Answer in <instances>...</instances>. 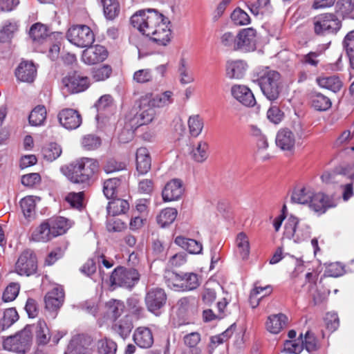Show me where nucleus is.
<instances>
[{
    "label": "nucleus",
    "instance_id": "nucleus-1",
    "mask_svg": "<svg viewBox=\"0 0 354 354\" xmlns=\"http://www.w3.org/2000/svg\"><path fill=\"white\" fill-rule=\"evenodd\" d=\"M131 23L159 46H167L171 41L170 21L155 9L138 10L131 17Z\"/></svg>",
    "mask_w": 354,
    "mask_h": 354
},
{
    "label": "nucleus",
    "instance_id": "nucleus-2",
    "mask_svg": "<svg viewBox=\"0 0 354 354\" xmlns=\"http://www.w3.org/2000/svg\"><path fill=\"white\" fill-rule=\"evenodd\" d=\"M173 93L167 91L161 94L154 95L152 93H147L138 100V111L129 118L131 128L138 129L143 125H148L155 121L159 115L156 108L168 106L173 102Z\"/></svg>",
    "mask_w": 354,
    "mask_h": 354
},
{
    "label": "nucleus",
    "instance_id": "nucleus-3",
    "mask_svg": "<svg viewBox=\"0 0 354 354\" xmlns=\"http://www.w3.org/2000/svg\"><path fill=\"white\" fill-rule=\"evenodd\" d=\"M252 81L261 88L263 95L270 101L277 100L282 89L281 75L268 67L259 69L253 75Z\"/></svg>",
    "mask_w": 354,
    "mask_h": 354
},
{
    "label": "nucleus",
    "instance_id": "nucleus-4",
    "mask_svg": "<svg viewBox=\"0 0 354 354\" xmlns=\"http://www.w3.org/2000/svg\"><path fill=\"white\" fill-rule=\"evenodd\" d=\"M98 170L97 160L89 158H80L62 168L63 174L73 183H88Z\"/></svg>",
    "mask_w": 354,
    "mask_h": 354
},
{
    "label": "nucleus",
    "instance_id": "nucleus-5",
    "mask_svg": "<svg viewBox=\"0 0 354 354\" xmlns=\"http://www.w3.org/2000/svg\"><path fill=\"white\" fill-rule=\"evenodd\" d=\"M284 234L287 238H292L295 242L299 243L310 238V227L306 221L291 215L286 223Z\"/></svg>",
    "mask_w": 354,
    "mask_h": 354
},
{
    "label": "nucleus",
    "instance_id": "nucleus-6",
    "mask_svg": "<svg viewBox=\"0 0 354 354\" xmlns=\"http://www.w3.org/2000/svg\"><path fill=\"white\" fill-rule=\"evenodd\" d=\"M32 341L30 327H26L13 336L4 339L3 347L5 350L25 353L30 349Z\"/></svg>",
    "mask_w": 354,
    "mask_h": 354
},
{
    "label": "nucleus",
    "instance_id": "nucleus-7",
    "mask_svg": "<svg viewBox=\"0 0 354 354\" xmlns=\"http://www.w3.org/2000/svg\"><path fill=\"white\" fill-rule=\"evenodd\" d=\"M314 30L317 35L335 34L341 28L342 24L333 13L320 14L313 19Z\"/></svg>",
    "mask_w": 354,
    "mask_h": 354
},
{
    "label": "nucleus",
    "instance_id": "nucleus-8",
    "mask_svg": "<svg viewBox=\"0 0 354 354\" xmlns=\"http://www.w3.org/2000/svg\"><path fill=\"white\" fill-rule=\"evenodd\" d=\"M66 37L70 43L80 48L88 47L95 41L93 32L86 25H77L70 28L67 31Z\"/></svg>",
    "mask_w": 354,
    "mask_h": 354
},
{
    "label": "nucleus",
    "instance_id": "nucleus-9",
    "mask_svg": "<svg viewBox=\"0 0 354 354\" xmlns=\"http://www.w3.org/2000/svg\"><path fill=\"white\" fill-rule=\"evenodd\" d=\"M140 274L136 269L118 267L110 277L111 285L124 288L133 287L139 280Z\"/></svg>",
    "mask_w": 354,
    "mask_h": 354
},
{
    "label": "nucleus",
    "instance_id": "nucleus-10",
    "mask_svg": "<svg viewBox=\"0 0 354 354\" xmlns=\"http://www.w3.org/2000/svg\"><path fill=\"white\" fill-rule=\"evenodd\" d=\"M167 300V294L163 288H149L145 295V302L150 313L158 316L161 313V309L165 306Z\"/></svg>",
    "mask_w": 354,
    "mask_h": 354
},
{
    "label": "nucleus",
    "instance_id": "nucleus-11",
    "mask_svg": "<svg viewBox=\"0 0 354 354\" xmlns=\"http://www.w3.org/2000/svg\"><path fill=\"white\" fill-rule=\"evenodd\" d=\"M37 268V259L33 252L30 250H24L15 264L16 272L19 275L30 276L36 272Z\"/></svg>",
    "mask_w": 354,
    "mask_h": 354
},
{
    "label": "nucleus",
    "instance_id": "nucleus-12",
    "mask_svg": "<svg viewBox=\"0 0 354 354\" xmlns=\"http://www.w3.org/2000/svg\"><path fill=\"white\" fill-rule=\"evenodd\" d=\"M257 31L252 28H243L237 34V50L245 52L256 49Z\"/></svg>",
    "mask_w": 354,
    "mask_h": 354
},
{
    "label": "nucleus",
    "instance_id": "nucleus-13",
    "mask_svg": "<svg viewBox=\"0 0 354 354\" xmlns=\"http://www.w3.org/2000/svg\"><path fill=\"white\" fill-rule=\"evenodd\" d=\"M92 339L90 336L78 335L74 336L67 348L65 354H91Z\"/></svg>",
    "mask_w": 354,
    "mask_h": 354
},
{
    "label": "nucleus",
    "instance_id": "nucleus-14",
    "mask_svg": "<svg viewBox=\"0 0 354 354\" xmlns=\"http://www.w3.org/2000/svg\"><path fill=\"white\" fill-rule=\"evenodd\" d=\"M62 84L67 91L71 93H77L84 91L89 86L88 78L74 73L62 79Z\"/></svg>",
    "mask_w": 354,
    "mask_h": 354
},
{
    "label": "nucleus",
    "instance_id": "nucleus-15",
    "mask_svg": "<svg viewBox=\"0 0 354 354\" xmlns=\"http://www.w3.org/2000/svg\"><path fill=\"white\" fill-rule=\"evenodd\" d=\"M58 120L61 125L68 130L77 129L82 122L80 113L73 109H64L58 113Z\"/></svg>",
    "mask_w": 354,
    "mask_h": 354
},
{
    "label": "nucleus",
    "instance_id": "nucleus-16",
    "mask_svg": "<svg viewBox=\"0 0 354 354\" xmlns=\"http://www.w3.org/2000/svg\"><path fill=\"white\" fill-rule=\"evenodd\" d=\"M83 51L82 60L88 65H93L103 62L108 56L106 49L101 45L89 46Z\"/></svg>",
    "mask_w": 354,
    "mask_h": 354
},
{
    "label": "nucleus",
    "instance_id": "nucleus-17",
    "mask_svg": "<svg viewBox=\"0 0 354 354\" xmlns=\"http://www.w3.org/2000/svg\"><path fill=\"white\" fill-rule=\"evenodd\" d=\"M232 95L245 106H253L256 100L252 91L244 85H234L231 88Z\"/></svg>",
    "mask_w": 354,
    "mask_h": 354
},
{
    "label": "nucleus",
    "instance_id": "nucleus-18",
    "mask_svg": "<svg viewBox=\"0 0 354 354\" xmlns=\"http://www.w3.org/2000/svg\"><path fill=\"white\" fill-rule=\"evenodd\" d=\"M17 79L23 82H33L37 76V68L32 62L23 61L15 70Z\"/></svg>",
    "mask_w": 354,
    "mask_h": 354
},
{
    "label": "nucleus",
    "instance_id": "nucleus-19",
    "mask_svg": "<svg viewBox=\"0 0 354 354\" xmlns=\"http://www.w3.org/2000/svg\"><path fill=\"white\" fill-rule=\"evenodd\" d=\"M64 299L63 288L55 287L46 293L44 297L45 308L49 311H56L62 306Z\"/></svg>",
    "mask_w": 354,
    "mask_h": 354
},
{
    "label": "nucleus",
    "instance_id": "nucleus-20",
    "mask_svg": "<svg viewBox=\"0 0 354 354\" xmlns=\"http://www.w3.org/2000/svg\"><path fill=\"white\" fill-rule=\"evenodd\" d=\"M182 181L179 179H173L168 182L162 192L164 201H176L180 198L183 193Z\"/></svg>",
    "mask_w": 354,
    "mask_h": 354
},
{
    "label": "nucleus",
    "instance_id": "nucleus-21",
    "mask_svg": "<svg viewBox=\"0 0 354 354\" xmlns=\"http://www.w3.org/2000/svg\"><path fill=\"white\" fill-rule=\"evenodd\" d=\"M295 141L294 133L288 129H282L277 133L276 145L283 151H292L294 149Z\"/></svg>",
    "mask_w": 354,
    "mask_h": 354
},
{
    "label": "nucleus",
    "instance_id": "nucleus-22",
    "mask_svg": "<svg viewBox=\"0 0 354 354\" xmlns=\"http://www.w3.org/2000/svg\"><path fill=\"white\" fill-rule=\"evenodd\" d=\"M247 68L248 65L243 60H228L225 65L226 76L230 79H241Z\"/></svg>",
    "mask_w": 354,
    "mask_h": 354
},
{
    "label": "nucleus",
    "instance_id": "nucleus-23",
    "mask_svg": "<svg viewBox=\"0 0 354 354\" xmlns=\"http://www.w3.org/2000/svg\"><path fill=\"white\" fill-rule=\"evenodd\" d=\"M307 205L313 212L324 214L330 207L329 198L322 192L315 193L313 191V196L310 198Z\"/></svg>",
    "mask_w": 354,
    "mask_h": 354
},
{
    "label": "nucleus",
    "instance_id": "nucleus-24",
    "mask_svg": "<svg viewBox=\"0 0 354 354\" xmlns=\"http://www.w3.org/2000/svg\"><path fill=\"white\" fill-rule=\"evenodd\" d=\"M133 339L134 342L140 348H149L153 343L152 332L147 327L137 328L134 331Z\"/></svg>",
    "mask_w": 354,
    "mask_h": 354
},
{
    "label": "nucleus",
    "instance_id": "nucleus-25",
    "mask_svg": "<svg viewBox=\"0 0 354 354\" xmlns=\"http://www.w3.org/2000/svg\"><path fill=\"white\" fill-rule=\"evenodd\" d=\"M151 160L149 151L145 147H140L136 151V169L140 174L148 172L151 168Z\"/></svg>",
    "mask_w": 354,
    "mask_h": 354
},
{
    "label": "nucleus",
    "instance_id": "nucleus-26",
    "mask_svg": "<svg viewBox=\"0 0 354 354\" xmlns=\"http://www.w3.org/2000/svg\"><path fill=\"white\" fill-rule=\"evenodd\" d=\"M174 243L183 249L186 250L190 254H200L203 250V245L201 242L183 236H176Z\"/></svg>",
    "mask_w": 354,
    "mask_h": 354
},
{
    "label": "nucleus",
    "instance_id": "nucleus-27",
    "mask_svg": "<svg viewBox=\"0 0 354 354\" xmlns=\"http://www.w3.org/2000/svg\"><path fill=\"white\" fill-rule=\"evenodd\" d=\"M54 237L64 234L70 227L69 221L64 217H55L46 220Z\"/></svg>",
    "mask_w": 354,
    "mask_h": 354
},
{
    "label": "nucleus",
    "instance_id": "nucleus-28",
    "mask_svg": "<svg viewBox=\"0 0 354 354\" xmlns=\"http://www.w3.org/2000/svg\"><path fill=\"white\" fill-rule=\"evenodd\" d=\"M53 238L54 236L46 220L36 227L31 235V239L37 242H46Z\"/></svg>",
    "mask_w": 354,
    "mask_h": 354
},
{
    "label": "nucleus",
    "instance_id": "nucleus-29",
    "mask_svg": "<svg viewBox=\"0 0 354 354\" xmlns=\"http://www.w3.org/2000/svg\"><path fill=\"white\" fill-rule=\"evenodd\" d=\"M313 196V190L310 187H297L293 190L290 200L294 203L307 205Z\"/></svg>",
    "mask_w": 354,
    "mask_h": 354
},
{
    "label": "nucleus",
    "instance_id": "nucleus-30",
    "mask_svg": "<svg viewBox=\"0 0 354 354\" xmlns=\"http://www.w3.org/2000/svg\"><path fill=\"white\" fill-rule=\"evenodd\" d=\"M286 317L283 314L272 315L266 322L267 330L273 334L279 333L286 324Z\"/></svg>",
    "mask_w": 354,
    "mask_h": 354
},
{
    "label": "nucleus",
    "instance_id": "nucleus-31",
    "mask_svg": "<svg viewBox=\"0 0 354 354\" xmlns=\"http://www.w3.org/2000/svg\"><path fill=\"white\" fill-rule=\"evenodd\" d=\"M317 83L321 87L334 93L338 92L342 86V81L336 75L319 77Z\"/></svg>",
    "mask_w": 354,
    "mask_h": 354
},
{
    "label": "nucleus",
    "instance_id": "nucleus-32",
    "mask_svg": "<svg viewBox=\"0 0 354 354\" xmlns=\"http://www.w3.org/2000/svg\"><path fill=\"white\" fill-rule=\"evenodd\" d=\"M106 209L109 215L116 216L125 214L129 209V204L126 200L113 198L109 202Z\"/></svg>",
    "mask_w": 354,
    "mask_h": 354
},
{
    "label": "nucleus",
    "instance_id": "nucleus-33",
    "mask_svg": "<svg viewBox=\"0 0 354 354\" xmlns=\"http://www.w3.org/2000/svg\"><path fill=\"white\" fill-rule=\"evenodd\" d=\"M133 327L131 318L126 316L113 326V330L122 339H125L129 335Z\"/></svg>",
    "mask_w": 354,
    "mask_h": 354
},
{
    "label": "nucleus",
    "instance_id": "nucleus-34",
    "mask_svg": "<svg viewBox=\"0 0 354 354\" xmlns=\"http://www.w3.org/2000/svg\"><path fill=\"white\" fill-rule=\"evenodd\" d=\"M35 332L36 336V340L38 344L45 345L46 344L50 338L49 329L43 320H39L35 325Z\"/></svg>",
    "mask_w": 354,
    "mask_h": 354
},
{
    "label": "nucleus",
    "instance_id": "nucleus-35",
    "mask_svg": "<svg viewBox=\"0 0 354 354\" xmlns=\"http://www.w3.org/2000/svg\"><path fill=\"white\" fill-rule=\"evenodd\" d=\"M209 145L206 141L201 140L191 151L193 160L197 162H203L208 158Z\"/></svg>",
    "mask_w": 354,
    "mask_h": 354
},
{
    "label": "nucleus",
    "instance_id": "nucleus-36",
    "mask_svg": "<svg viewBox=\"0 0 354 354\" xmlns=\"http://www.w3.org/2000/svg\"><path fill=\"white\" fill-rule=\"evenodd\" d=\"M238 252L243 260L248 259L250 254V243L248 236L244 232L237 234L236 239Z\"/></svg>",
    "mask_w": 354,
    "mask_h": 354
},
{
    "label": "nucleus",
    "instance_id": "nucleus-37",
    "mask_svg": "<svg viewBox=\"0 0 354 354\" xmlns=\"http://www.w3.org/2000/svg\"><path fill=\"white\" fill-rule=\"evenodd\" d=\"M312 106L317 111H324L331 106L330 100L326 95L315 93L311 95Z\"/></svg>",
    "mask_w": 354,
    "mask_h": 354
},
{
    "label": "nucleus",
    "instance_id": "nucleus-38",
    "mask_svg": "<svg viewBox=\"0 0 354 354\" xmlns=\"http://www.w3.org/2000/svg\"><path fill=\"white\" fill-rule=\"evenodd\" d=\"M46 118V109L43 105L36 106L29 115V123L32 126L43 125Z\"/></svg>",
    "mask_w": 354,
    "mask_h": 354
},
{
    "label": "nucleus",
    "instance_id": "nucleus-39",
    "mask_svg": "<svg viewBox=\"0 0 354 354\" xmlns=\"http://www.w3.org/2000/svg\"><path fill=\"white\" fill-rule=\"evenodd\" d=\"M96 349L98 354H116L118 345L113 340L104 337L97 341Z\"/></svg>",
    "mask_w": 354,
    "mask_h": 354
},
{
    "label": "nucleus",
    "instance_id": "nucleus-40",
    "mask_svg": "<svg viewBox=\"0 0 354 354\" xmlns=\"http://www.w3.org/2000/svg\"><path fill=\"white\" fill-rule=\"evenodd\" d=\"M187 124L189 134L194 138H197L201 133L204 127L203 120L198 114L189 116Z\"/></svg>",
    "mask_w": 354,
    "mask_h": 354
},
{
    "label": "nucleus",
    "instance_id": "nucleus-41",
    "mask_svg": "<svg viewBox=\"0 0 354 354\" xmlns=\"http://www.w3.org/2000/svg\"><path fill=\"white\" fill-rule=\"evenodd\" d=\"M106 315L114 319L119 317L124 310V304L122 301L111 299L106 303Z\"/></svg>",
    "mask_w": 354,
    "mask_h": 354
},
{
    "label": "nucleus",
    "instance_id": "nucleus-42",
    "mask_svg": "<svg viewBox=\"0 0 354 354\" xmlns=\"http://www.w3.org/2000/svg\"><path fill=\"white\" fill-rule=\"evenodd\" d=\"M177 214L175 208H165L157 216V222L162 227H165L175 221Z\"/></svg>",
    "mask_w": 354,
    "mask_h": 354
},
{
    "label": "nucleus",
    "instance_id": "nucleus-43",
    "mask_svg": "<svg viewBox=\"0 0 354 354\" xmlns=\"http://www.w3.org/2000/svg\"><path fill=\"white\" fill-rule=\"evenodd\" d=\"M104 14L106 19L112 20L120 12V5L118 0H102Z\"/></svg>",
    "mask_w": 354,
    "mask_h": 354
},
{
    "label": "nucleus",
    "instance_id": "nucleus-44",
    "mask_svg": "<svg viewBox=\"0 0 354 354\" xmlns=\"http://www.w3.org/2000/svg\"><path fill=\"white\" fill-rule=\"evenodd\" d=\"M178 73L180 76V82L182 84H187L194 81V76L184 58L180 59Z\"/></svg>",
    "mask_w": 354,
    "mask_h": 354
},
{
    "label": "nucleus",
    "instance_id": "nucleus-45",
    "mask_svg": "<svg viewBox=\"0 0 354 354\" xmlns=\"http://www.w3.org/2000/svg\"><path fill=\"white\" fill-rule=\"evenodd\" d=\"M29 35L33 41L39 42L48 36L49 30L46 26L41 23H36L31 26Z\"/></svg>",
    "mask_w": 354,
    "mask_h": 354
},
{
    "label": "nucleus",
    "instance_id": "nucleus-46",
    "mask_svg": "<svg viewBox=\"0 0 354 354\" xmlns=\"http://www.w3.org/2000/svg\"><path fill=\"white\" fill-rule=\"evenodd\" d=\"M20 206L26 218H30L34 216L36 203L33 196H29L22 198L20 201Z\"/></svg>",
    "mask_w": 354,
    "mask_h": 354
},
{
    "label": "nucleus",
    "instance_id": "nucleus-47",
    "mask_svg": "<svg viewBox=\"0 0 354 354\" xmlns=\"http://www.w3.org/2000/svg\"><path fill=\"white\" fill-rule=\"evenodd\" d=\"M200 285L198 276L193 272L183 274L182 291H190L197 288Z\"/></svg>",
    "mask_w": 354,
    "mask_h": 354
},
{
    "label": "nucleus",
    "instance_id": "nucleus-48",
    "mask_svg": "<svg viewBox=\"0 0 354 354\" xmlns=\"http://www.w3.org/2000/svg\"><path fill=\"white\" fill-rule=\"evenodd\" d=\"M120 185V180L117 178L108 179L104 183L103 192L106 198H115Z\"/></svg>",
    "mask_w": 354,
    "mask_h": 354
},
{
    "label": "nucleus",
    "instance_id": "nucleus-49",
    "mask_svg": "<svg viewBox=\"0 0 354 354\" xmlns=\"http://www.w3.org/2000/svg\"><path fill=\"white\" fill-rule=\"evenodd\" d=\"M270 6V0H257L256 1H248L247 6L250 12L254 15L263 14L268 11Z\"/></svg>",
    "mask_w": 354,
    "mask_h": 354
},
{
    "label": "nucleus",
    "instance_id": "nucleus-50",
    "mask_svg": "<svg viewBox=\"0 0 354 354\" xmlns=\"http://www.w3.org/2000/svg\"><path fill=\"white\" fill-rule=\"evenodd\" d=\"M62 151L61 147L55 142L48 144L42 150L44 158L50 162L59 157L62 154Z\"/></svg>",
    "mask_w": 354,
    "mask_h": 354
},
{
    "label": "nucleus",
    "instance_id": "nucleus-51",
    "mask_svg": "<svg viewBox=\"0 0 354 354\" xmlns=\"http://www.w3.org/2000/svg\"><path fill=\"white\" fill-rule=\"evenodd\" d=\"M19 319V315L15 308H8L3 313V316L1 319L0 325L2 330H5L12 326Z\"/></svg>",
    "mask_w": 354,
    "mask_h": 354
},
{
    "label": "nucleus",
    "instance_id": "nucleus-52",
    "mask_svg": "<svg viewBox=\"0 0 354 354\" xmlns=\"http://www.w3.org/2000/svg\"><path fill=\"white\" fill-rule=\"evenodd\" d=\"M342 44L349 58L350 64L354 65V30L346 34Z\"/></svg>",
    "mask_w": 354,
    "mask_h": 354
},
{
    "label": "nucleus",
    "instance_id": "nucleus-53",
    "mask_svg": "<svg viewBox=\"0 0 354 354\" xmlns=\"http://www.w3.org/2000/svg\"><path fill=\"white\" fill-rule=\"evenodd\" d=\"M220 42L224 47L233 50H237V35L231 31H227L221 34Z\"/></svg>",
    "mask_w": 354,
    "mask_h": 354
},
{
    "label": "nucleus",
    "instance_id": "nucleus-54",
    "mask_svg": "<svg viewBox=\"0 0 354 354\" xmlns=\"http://www.w3.org/2000/svg\"><path fill=\"white\" fill-rule=\"evenodd\" d=\"M201 335L198 333H191L184 337L185 344L190 349V354H200L201 350L197 347L200 342Z\"/></svg>",
    "mask_w": 354,
    "mask_h": 354
},
{
    "label": "nucleus",
    "instance_id": "nucleus-55",
    "mask_svg": "<svg viewBox=\"0 0 354 354\" xmlns=\"http://www.w3.org/2000/svg\"><path fill=\"white\" fill-rule=\"evenodd\" d=\"M17 29L18 24L17 22L6 23L0 30V42L4 43L8 41Z\"/></svg>",
    "mask_w": 354,
    "mask_h": 354
},
{
    "label": "nucleus",
    "instance_id": "nucleus-56",
    "mask_svg": "<svg viewBox=\"0 0 354 354\" xmlns=\"http://www.w3.org/2000/svg\"><path fill=\"white\" fill-rule=\"evenodd\" d=\"M232 21L238 26H244L250 23V18L247 12L241 8H236L231 14Z\"/></svg>",
    "mask_w": 354,
    "mask_h": 354
},
{
    "label": "nucleus",
    "instance_id": "nucleus-57",
    "mask_svg": "<svg viewBox=\"0 0 354 354\" xmlns=\"http://www.w3.org/2000/svg\"><path fill=\"white\" fill-rule=\"evenodd\" d=\"M19 292V285L16 283H12L8 286L4 290L2 296V299L5 302H9L13 301Z\"/></svg>",
    "mask_w": 354,
    "mask_h": 354
},
{
    "label": "nucleus",
    "instance_id": "nucleus-58",
    "mask_svg": "<svg viewBox=\"0 0 354 354\" xmlns=\"http://www.w3.org/2000/svg\"><path fill=\"white\" fill-rule=\"evenodd\" d=\"M112 72L109 65H104L102 67L93 70L92 76L95 81H104L109 77Z\"/></svg>",
    "mask_w": 354,
    "mask_h": 354
},
{
    "label": "nucleus",
    "instance_id": "nucleus-59",
    "mask_svg": "<svg viewBox=\"0 0 354 354\" xmlns=\"http://www.w3.org/2000/svg\"><path fill=\"white\" fill-rule=\"evenodd\" d=\"M101 144L99 137L94 135H86L82 140V147L86 150H93L97 148Z\"/></svg>",
    "mask_w": 354,
    "mask_h": 354
},
{
    "label": "nucleus",
    "instance_id": "nucleus-60",
    "mask_svg": "<svg viewBox=\"0 0 354 354\" xmlns=\"http://www.w3.org/2000/svg\"><path fill=\"white\" fill-rule=\"evenodd\" d=\"M128 306L131 313L136 316L138 319L145 317V308L140 304V302L134 298L128 300Z\"/></svg>",
    "mask_w": 354,
    "mask_h": 354
},
{
    "label": "nucleus",
    "instance_id": "nucleus-61",
    "mask_svg": "<svg viewBox=\"0 0 354 354\" xmlns=\"http://www.w3.org/2000/svg\"><path fill=\"white\" fill-rule=\"evenodd\" d=\"M84 192H80L78 193L71 192L66 197V201L71 205V207L80 209L82 207Z\"/></svg>",
    "mask_w": 354,
    "mask_h": 354
},
{
    "label": "nucleus",
    "instance_id": "nucleus-62",
    "mask_svg": "<svg viewBox=\"0 0 354 354\" xmlns=\"http://www.w3.org/2000/svg\"><path fill=\"white\" fill-rule=\"evenodd\" d=\"M283 112L277 106H272L267 112L268 120L274 124H279L283 118Z\"/></svg>",
    "mask_w": 354,
    "mask_h": 354
},
{
    "label": "nucleus",
    "instance_id": "nucleus-63",
    "mask_svg": "<svg viewBox=\"0 0 354 354\" xmlns=\"http://www.w3.org/2000/svg\"><path fill=\"white\" fill-rule=\"evenodd\" d=\"M324 321L327 328L330 331H335L339 326V318L336 313H326Z\"/></svg>",
    "mask_w": 354,
    "mask_h": 354
},
{
    "label": "nucleus",
    "instance_id": "nucleus-64",
    "mask_svg": "<svg viewBox=\"0 0 354 354\" xmlns=\"http://www.w3.org/2000/svg\"><path fill=\"white\" fill-rule=\"evenodd\" d=\"M133 80L138 83H146L152 80L151 71L149 69H140L133 74Z\"/></svg>",
    "mask_w": 354,
    "mask_h": 354
}]
</instances>
